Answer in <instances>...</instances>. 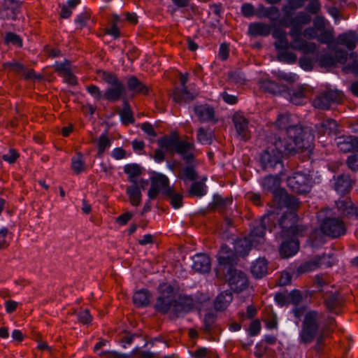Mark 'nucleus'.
Segmentation results:
<instances>
[{"label": "nucleus", "instance_id": "1", "mask_svg": "<svg viewBox=\"0 0 358 358\" xmlns=\"http://www.w3.org/2000/svg\"><path fill=\"white\" fill-rule=\"evenodd\" d=\"M335 324V320L329 318L325 321L322 313L310 310L304 315L301 329L299 334L300 343L309 344L315 339L320 343L322 341L326 331L331 329Z\"/></svg>", "mask_w": 358, "mask_h": 358}, {"label": "nucleus", "instance_id": "2", "mask_svg": "<svg viewBox=\"0 0 358 358\" xmlns=\"http://www.w3.org/2000/svg\"><path fill=\"white\" fill-rule=\"evenodd\" d=\"M275 124L277 128L282 131H285V134H281L282 139L285 138V141L290 142L291 144H300V150L310 152L313 148L314 141V135L308 128H303L301 126L294 124L292 116L289 114L280 115L276 120Z\"/></svg>", "mask_w": 358, "mask_h": 358}, {"label": "nucleus", "instance_id": "3", "mask_svg": "<svg viewBox=\"0 0 358 358\" xmlns=\"http://www.w3.org/2000/svg\"><path fill=\"white\" fill-rule=\"evenodd\" d=\"M297 220V215L294 211L285 213L280 220L282 236L291 238L289 241H283L280 245L279 252L283 258L294 255L299 249V243L296 237L302 236L306 227L296 224Z\"/></svg>", "mask_w": 358, "mask_h": 358}, {"label": "nucleus", "instance_id": "4", "mask_svg": "<svg viewBox=\"0 0 358 358\" xmlns=\"http://www.w3.org/2000/svg\"><path fill=\"white\" fill-rule=\"evenodd\" d=\"M300 144H291L285 141V138L275 136L267 144L266 148L260 156V163L264 170L273 169L278 164L282 163V158L286 154L303 152L300 150Z\"/></svg>", "mask_w": 358, "mask_h": 358}, {"label": "nucleus", "instance_id": "5", "mask_svg": "<svg viewBox=\"0 0 358 358\" xmlns=\"http://www.w3.org/2000/svg\"><path fill=\"white\" fill-rule=\"evenodd\" d=\"M160 295L157 297L155 304L157 311L163 314L172 312L178 315L185 310L181 303L176 300V293L173 287L167 283L161 284L159 286Z\"/></svg>", "mask_w": 358, "mask_h": 358}, {"label": "nucleus", "instance_id": "6", "mask_svg": "<svg viewBox=\"0 0 358 358\" xmlns=\"http://www.w3.org/2000/svg\"><path fill=\"white\" fill-rule=\"evenodd\" d=\"M262 185L264 189L273 193L274 201H278L279 208L286 207L289 211L294 212L299 208V201L295 196L289 195L282 191H280L279 193L276 192L280 185V180L277 176L269 175L265 177Z\"/></svg>", "mask_w": 358, "mask_h": 358}, {"label": "nucleus", "instance_id": "7", "mask_svg": "<svg viewBox=\"0 0 358 358\" xmlns=\"http://www.w3.org/2000/svg\"><path fill=\"white\" fill-rule=\"evenodd\" d=\"M99 76L110 86L104 93V98L109 101H116L121 99L125 92V87L117 75L111 72L101 71L99 72Z\"/></svg>", "mask_w": 358, "mask_h": 358}, {"label": "nucleus", "instance_id": "8", "mask_svg": "<svg viewBox=\"0 0 358 358\" xmlns=\"http://www.w3.org/2000/svg\"><path fill=\"white\" fill-rule=\"evenodd\" d=\"M265 226L262 222H258L250 231L247 237L238 241L237 247H244L243 250H238L241 253H245L250 250L252 246L262 243L264 241Z\"/></svg>", "mask_w": 358, "mask_h": 358}, {"label": "nucleus", "instance_id": "9", "mask_svg": "<svg viewBox=\"0 0 358 358\" xmlns=\"http://www.w3.org/2000/svg\"><path fill=\"white\" fill-rule=\"evenodd\" d=\"M288 187L297 194H305L310 190L312 181L309 175L296 172L288 177L287 180Z\"/></svg>", "mask_w": 358, "mask_h": 358}, {"label": "nucleus", "instance_id": "10", "mask_svg": "<svg viewBox=\"0 0 358 358\" xmlns=\"http://www.w3.org/2000/svg\"><path fill=\"white\" fill-rule=\"evenodd\" d=\"M323 234L331 238H338L346 233V225L344 222L336 217H327L320 225Z\"/></svg>", "mask_w": 358, "mask_h": 358}, {"label": "nucleus", "instance_id": "11", "mask_svg": "<svg viewBox=\"0 0 358 358\" xmlns=\"http://www.w3.org/2000/svg\"><path fill=\"white\" fill-rule=\"evenodd\" d=\"M330 256L323 255L322 257H317L310 261L303 262L292 271V275L298 277L301 274L315 271L322 266L331 267L333 262H330Z\"/></svg>", "mask_w": 358, "mask_h": 358}, {"label": "nucleus", "instance_id": "12", "mask_svg": "<svg viewBox=\"0 0 358 358\" xmlns=\"http://www.w3.org/2000/svg\"><path fill=\"white\" fill-rule=\"evenodd\" d=\"M301 27L294 26L289 31V35L292 38L291 48L301 51L305 54L313 53L317 48L315 43L308 42L301 38Z\"/></svg>", "mask_w": 358, "mask_h": 358}, {"label": "nucleus", "instance_id": "13", "mask_svg": "<svg viewBox=\"0 0 358 358\" xmlns=\"http://www.w3.org/2000/svg\"><path fill=\"white\" fill-rule=\"evenodd\" d=\"M148 186V181L141 179L139 183H133L127 187L126 194L131 206H138L141 204L142 200L141 192L145 190Z\"/></svg>", "mask_w": 358, "mask_h": 358}, {"label": "nucleus", "instance_id": "14", "mask_svg": "<svg viewBox=\"0 0 358 358\" xmlns=\"http://www.w3.org/2000/svg\"><path fill=\"white\" fill-rule=\"evenodd\" d=\"M237 134L244 141L250 138V131L249 129V121L241 112H236L232 117Z\"/></svg>", "mask_w": 358, "mask_h": 358}, {"label": "nucleus", "instance_id": "15", "mask_svg": "<svg viewBox=\"0 0 358 358\" xmlns=\"http://www.w3.org/2000/svg\"><path fill=\"white\" fill-rule=\"evenodd\" d=\"M229 285L232 290L240 292L248 287V280L243 272L238 270H230Z\"/></svg>", "mask_w": 358, "mask_h": 358}, {"label": "nucleus", "instance_id": "16", "mask_svg": "<svg viewBox=\"0 0 358 358\" xmlns=\"http://www.w3.org/2000/svg\"><path fill=\"white\" fill-rule=\"evenodd\" d=\"M338 212L348 219H358V208L350 198L339 199L336 202Z\"/></svg>", "mask_w": 358, "mask_h": 358}, {"label": "nucleus", "instance_id": "17", "mask_svg": "<svg viewBox=\"0 0 358 358\" xmlns=\"http://www.w3.org/2000/svg\"><path fill=\"white\" fill-rule=\"evenodd\" d=\"M175 152L179 154L187 162H192L195 157V146L192 142L179 140Z\"/></svg>", "mask_w": 358, "mask_h": 358}, {"label": "nucleus", "instance_id": "18", "mask_svg": "<svg viewBox=\"0 0 358 358\" xmlns=\"http://www.w3.org/2000/svg\"><path fill=\"white\" fill-rule=\"evenodd\" d=\"M338 148L343 152L358 151V138L352 136H341L336 138Z\"/></svg>", "mask_w": 358, "mask_h": 358}, {"label": "nucleus", "instance_id": "19", "mask_svg": "<svg viewBox=\"0 0 358 358\" xmlns=\"http://www.w3.org/2000/svg\"><path fill=\"white\" fill-rule=\"evenodd\" d=\"M127 86L128 90L131 92L134 95L149 94V87L143 83L136 76H131L128 78Z\"/></svg>", "mask_w": 358, "mask_h": 358}, {"label": "nucleus", "instance_id": "20", "mask_svg": "<svg viewBox=\"0 0 358 358\" xmlns=\"http://www.w3.org/2000/svg\"><path fill=\"white\" fill-rule=\"evenodd\" d=\"M273 37L275 39V48L278 50H287L291 48V43L287 38V33L280 28H276L272 33Z\"/></svg>", "mask_w": 358, "mask_h": 358}, {"label": "nucleus", "instance_id": "21", "mask_svg": "<svg viewBox=\"0 0 358 358\" xmlns=\"http://www.w3.org/2000/svg\"><path fill=\"white\" fill-rule=\"evenodd\" d=\"M192 268L199 273H206L210 269V257L205 254H198L193 257Z\"/></svg>", "mask_w": 358, "mask_h": 358}, {"label": "nucleus", "instance_id": "22", "mask_svg": "<svg viewBox=\"0 0 358 358\" xmlns=\"http://www.w3.org/2000/svg\"><path fill=\"white\" fill-rule=\"evenodd\" d=\"M338 43L345 45L348 49L352 50L356 48L358 42V34L352 31H350L338 36Z\"/></svg>", "mask_w": 358, "mask_h": 358}, {"label": "nucleus", "instance_id": "23", "mask_svg": "<svg viewBox=\"0 0 358 358\" xmlns=\"http://www.w3.org/2000/svg\"><path fill=\"white\" fill-rule=\"evenodd\" d=\"M194 113L201 122L212 121L215 117L213 108L207 104L196 106Z\"/></svg>", "mask_w": 358, "mask_h": 358}, {"label": "nucleus", "instance_id": "24", "mask_svg": "<svg viewBox=\"0 0 358 358\" xmlns=\"http://www.w3.org/2000/svg\"><path fill=\"white\" fill-rule=\"evenodd\" d=\"M290 101L296 105H301L305 102L308 90L303 86H297L289 90Z\"/></svg>", "mask_w": 358, "mask_h": 358}, {"label": "nucleus", "instance_id": "25", "mask_svg": "<svg viewBox=\"0 0 358 358\" xmlns=\"http://www.w3.org/2000/svg\"><path fill=\"white\" fill-rule=\"evenodd\" d=\"M352 186V181L348 175H341L337 177L334 185L335 190L341 194H345L350 192Z\"/></svg>", "mask_w": 358, "mask_h": 358}, {"label": "nucleus", "instance_id": "26", "mask_svg": "<svg viewBox=\"0 0 358 358\" xmlns=\"http://www.w3.org/2000/svg\"><path fill=\"white\" fill-rule=\"evenodd\" d=\"M233 299L230 291H224L219 294L215 299L214 307L216 310L222 311L225 310L231 303Z\"/></svg>", "mask_w": 358, "mask_h": 358}, {"label": "nucleus", "instance_id": "27", "mask_svg": "<svg viewBox=\"0 0 358 358\" xmlns=\"http://www.w3.org/2000/svg\"><path fill=\"white\" fill-rule=\"evenodd\" d=\"M255 15L259 18L268 17L272 22H275L278 19L280 16V12L278 8L275 6L266 8L263 5H260L258 6Z\"/></svg>", "mask_w": 358, "mask_h": 358}, {"label": "nucleus", "instance_id": "28", "mask_svg": "<svg viewBox=\"0 0 358 358\" xmlns=\"http://www.w3.org/2000/svg\"><path fill=\"white\" fill-rule=\"evenodd\" d=\"M180 138L176 133H173L170 136H166L158 141L159 146L169 152H175L177 143Z\"/></svg>", "mask_w": 358, "mask_h": 358}, {"label": "nucleus", "instance_id": "29", "mask_svg": "<svg viewBox=\"0 0 358 358\" xmlns=\"http://www.w3.org/2000/svg\"><path fill=\"white\" fill-rule=\"evenodd\" d=\"M268 263L264 258H259L255 261L251 266L250 271L252 275L256 278H262L266 273Z\"/></svg>", "mask_w": 358, "mask_h": 358}, {"label": "nucleus", "instance_id": "30", "mask_svg": "<svg viewBox=\"0 0 358 358\" xmlns=\"http://www.w3.org/2000/svg\"><path fill=\"white\" fill-rule=\"evenodd\" d=\"M316 129L320 135L338 133L337 122L333 119L323 120L320 125L316 126Z\"/></svg>", "mask_w": 358, "mask_h": 358}, {"label": "nucleus", "instance_id": "31", "mask_svg": "<svg viewBox=\"0 0 358 358\" xmlns=\"http://www.w3.org/2000/svg\"><path fill=\"white\" fill-rule=\"evenodd\" d=\"M124 173L128 176V180L131 183H139V176L141 175L142 171L140 166L132 164H127L124 167Z\"/></svg>", "mask_w": 358, "mask_h": 358}, {"label": "nucleus", "instance_id": "32", "mask_svg": "<svg viewBox=\"0 0 358 358\" xmlns=\"http://www.w3.org/2000/svg\"><path fill=\"white\" fill-rule=\"evenodd\" d=\"M248 31L252 36H266L270 34L271 27L262 22L252 23L249 26Z\"/></svg>", "mask_w": 358, "mask_h": 358}, {"label": "nucleus", "instance_id": "33", "mask_svg": "<svg viewBox=\"0 0 358 358\" xmlns=\"http://www.w3.org/2000/svg\"><path fill=\"white\" fill-rule=\"evenodd\" d=\"M217 259L221 265H231L234 261V255L227 245H222Z\"/></svg>", "mask_w": 358, "mask_h": 358}, {"label": "nucleus", "instance_id": "34", "mask_svg": "<svg viewBox=\"0 0 358 358\" xmlns=\"http://www.w3.org/2000/svg\"><path fill=\"white\" fill-rule=\"evenodd\" d=\"M150 294L146 289L136 292L133 296V301L137 306H146L150 303Z\"/></svg>", "mask_w": 358, "mask_h": 358}, {"label": "nucleus", "instance_id": "35", "mask_svg": "<svg viewBox=\"0 0 358 358\" xmlns=\"http://www.w3.org/2000/svg\"><path fill=\"white\" fill-rule=\"evenodd\" d=\"M173 97L176 102L182 103L193 100L195 96L186 87H182L180 90L174 91Z\"/></svg>", "mask_w": 358, "mask_h": 358}, {"label": "nucleus", "instance_id": "36", "mask_svg": "<svg viewBox=\"0 0 358 358\" xmlns=\"http://www.w3.org/2000/svg\"><path fill=\"white\" fill-rule=\"evenodd\" d=\"M152 184L156 186L164 194L167 189H172L169 186V178L163 174H157L152 178Z\"/></svg>", "mask_w": 358, "mask_h": 358}, {"label": "nucleus", "instance_id": "37", "mask_svg": "<svg viewBox=\"0 0 358 358\" xmlns=\"http://www.w3.org/2000/svg\"><path fill=\"white\" fill-rule=\"evenodd\" d=\"M313 106L315 108L320 109H328L331 103L324 91L317 94L315 98L313 100Z\"/></svg>", "mask_w": 358, "mask_h": 358}, {"label": "nucleus", "instance_id": "38", "mask_svg": "<svg viewBox=\"0 0 358 358\" xmlns=\"http://www.w3.org/2000/svg\"><path fill=\"white\" fill-rule=\"evenodd\" d=\"M71 169L76 174H79L85 171V164L83 160V156L80 152H78L76 155L71 159Z\"/></svg>", "mask_w": 358, "mask_h": 358}, {"label": "nucleus", "instance_id": "39", "mask_svg": "<svg viewBox=\"0 0 358 358\" xmlns=\"http://www.w3.org/2000/svg\"><path fill=\"white\" fill-rule=\"evenodd\" d=\"M119 115L124 124H128L134 122L132 111L127 101L124 102L123 109L119 113Z\"/></svg>", "mask_w": 358, "mask_h": 358}, {"label": "nucleus", "instance_id": "40", "mask_svg": "<svg viewBox=\"0 0 358 358\" xmlns=\"http://www.w3.org/2000/svg\"><path fill=\"white\" fill-rule=\"evenodd\" d=\"M165 195L170 198L171 203L174 208L178 209L182 206V196L179 193H175L173 189H167Z\"/></svg>", "mask_w": 358, "mask_h": 358}, {"label": "nucleus", "instance_id": "41", "mask_svg": "<svg viewBox=\"0 0 358 358\" xmlns=\"http://www.w3.org/2000/svg\"><path fill=\"white\" fill-rule=\"evenodd\" d=\"M111 145L110 140L106 134H102L99 139L97 143L98 146V152L97 156L99 157H101L105 152V150L108 148Z\"/></svg>", "mask_w": 358, "mask_h": 358}, {"label": "nucleus", "instance_id": "42", "mask_svg": "<svg viewBox=\"0 0 358 358\" xmlns=\"http://www.w3.org/2000/svg\"><path fill=\"white\" fill-rule=\"evenodd\" d=\"M232 203V199L229 197H222L220 195H215L213 201V206L215 208L222 209Z\"/></svg>", "mask_w": 358, "mask_h": 358}, {"label": "nucleus", "instance_id": "43", "mask_svg": "<svg viewBox=\"0 0 358 358\" xmlns=\"http://www.w3.org/2000/svg\"><path fill=\"white\" fill-rule=\"evenodd\" d=\"M277 58L280 62L293 64L296 62L297 57L293 52L284 50L278 53Z\"/></svg>", "mask_w": 358, "mask_h": 358}, {"label": "nucleus", "instance_id": "44", "mask_svg": "<svg viewBox=\"0 0 358 358\" xmlns=\"http://www.w3.org/2000/svg\"><path fill=\"white\" fill-rule=\"evenodd\" d=\"M328 99L331 104L332 103H339L342 101L343 94L342 92L337 90H329L324 91Z\"/></svg>", "mask_w": 358, "mask_h": 358}, {"label": "nucleus", "instance_id": "45", "mask_svg": "<svg viewBox=\"0 0 358 358\" xmlns=\"http://www.w3.org/2000/svg\"><path fill=\"white\" fill-rule=\"evenodd\" d=\"M261 88L273 94H275L280 91L278 85L272 80H265L262 82L261 83Z\"/></svg>", "mask_w": 358, "mask_h": 358}, {"label": "nucleus", "instance_id": "46", "mask_svg": "<svg viewBox=\"0 0 358 358\" xmlns=\"http://www.w3.org/2000/svg\"><path fill=\"white\" fill-rule=\"evenodd\" d=\"M325 305L329 311H335L341 305V301L338 296L333 294L325 299Z\"/></svg>", "mask_w": 358, "mask_h": 358}, {"label": "nucleus", "instance_id": "47", "mask_svg": "<svg viewBox=\"0 0 358 358\" xmlns=\"http://www.w3.org/2000/svg\"><path fill=\"white\" fill-rule=\"evenodd\" d=\"M189 192L191 194L196 196H202L205 194L206 191L204 184L200 182H194L192 183Z\"/></svg>", "mask_w": 358, "mask_h": 358}, {"label": "nucleus", "instance_id": "48", "mask_svg": "<svg viewBox=\"0 0 358 358\" xmlns=\"http://www.w3.org/2000/svg\"><path fill=\"white\" fill-rule=\"evenodd\" d=\"M20 6V2L16 0H4L2 7L3 10H10L11 14L15 13V10Z\"/></svg>", "mask_w": 358, "mask_h": 358}, {"label": "nucleus", "instance_id": "49", "mask_svg": "<svg viewBox=\"0 0 358 358\" xmlns=\"http://www.w3.org/2000/svg\"><path fill=\"white\" fill-rule=\"evenodd\" d=\"M180 178L184 180H194L196 178V173L192 166H187L182 170Z\"/></svg>", "mask_w": 358, "mask_h": 358}, {"label": "nucleus", "instance_id": "50", "mask_svg": "<svg viewBox=\"0 0 358 358\" xmlns=\"http://www.w3.org/2000/svg\"><path fill=\"white\" fill-rule=\"evenodd\" d=\"M195 358H217V355L213 354L206 348H201L194 352Z\"/></svg>", "mask_w": 358, "mask_h": 358}, {"label": "nucleus", "instance_id": "51", "mask_svg": "<svg viewBox=\"0 0 358 358\" xmlns=\"http://www.w3.org/2000/svg\"><path fill=\"white\" fill-rule=\"evenodd\" d=\"M317 38L320 43L329 45L333 41L334 36L331 31H324L317 35Z\"/></svg>", "mask_w": 358, "mask_h": 358}, {"label": "nucleus", "instance_id": "52", "mask_svg": "<svg viewBox=\"0 0 358 358\" xmlns=\"http://www.w3.org/2000/svg\"><path fill=\"white\" fill-rule=\"evenodd\" d=\"M87 92L94 99L100 100L103 97L100 88L95 85H90L86 88Z\"/></svg>", "mask_w": 358, "mask_h": 358}, {"label": "nucleus", "instance_id": "53", "mask_svg": "<svg viewBox=\"0 0 358 358\" xmlns=\"http://www.w3.org/2000/svg\"><path fill=\"white\" fill-rule=\"evenodd\" d=\"M197 140L202 144H210V137L203 127H200L197 131Z\"/></svg>", "mask_w": 358, "mask_h": 358}, {"label": "nucleus", "instance_id": "54", "mask_svg": "<svg viewBox=\"0 0 358 358\" xmlns=\"http://www.w3.org/2000/svg\"><path fill=\"white\" fill-rule=\"evenodd\" d=\"M310 17L303 13H299L291 21V24L295 25L296 24H305L310 22Z\"/></svg>", "mask_w": 358, "mask_h": 358}, {"label": "nucleus", "instance_id": "55", "mask_svg": "<svg viewBox=\"0 0 358 358\" xmlns=\"http://www.w3.org/2000/svg\"><path fill=\"white\" fill-rule=\"evenodd\" d=\"M5 40L6 43H10L19 47L22 46V42L20 36L14 33H8L6 35Z\"/></svg>", "mask_w": 358, "mask_h": 358}, {"label": "nucleus", "instance_id": "56", "mask_svg": "<svg viewBox=\"0 0 358 358\" xmlns=\"http://www.w3.org/2000/svg\"><path fill=\"white\" fill-rule=\"evenodd\" d=\"M78 320L83 324H87L91 322L92 317L88 310H80L78 315Z\"/></svg>", "mask_w": 358, "mask_h": 358}, {"label": "nucleus", "instance_id": "57", "mask_svg": "<svg viewBox=\"0 0 358 358\" xmlns=\"http://www.w3.org/2000/svg\"><path fill=\"white\" fill-rule=\"evenodd\" d=\"M18 157L19 154L13 149H10L7 154L2 156V159L10 164L14 163Z\"/></svg>", "mask_w": 358, "mask_h": 358}, {"label": "nucleus", "instance_id": "58", "mask_svg": "<svg viewBox=\"0 0 358 358\" xmlns=\"http://www.w3.org/2000/svg\"><path fill=\"white\" fill-rule=\"evenodd\" d=\"M141 129L151 138H155L157 133L155 131L153 126L149 122H144L141 125Z\"/></svg>", "mask_w": 358, "mask_h": 358}, {"label": "nucleus", "instance_id": "59", "mask_svg": "<svg viewBox=\"0 0 358 358\" xmlns=\"http://www.w3.org/2000/svg\"><path fill=\"white\" fill-rule=\"evenodd\" d=\"M321 5L319 0H310L307 10L312 14H317L320 10Z\"/></svg>", "mask_w": 358, "mask_h": 358}, {"label": "nucleus", "instance_id": "60", "mask_svg": "<svg viewBox=\"0 0 358 358\" xmlns=\"http://www.w3.org/2000/svg\"><path fill=\"white\" fill-rule=\"evenodd\" d=\"M55 71L62 77L70 71L69 63H57L55 65Z\"/></svg>", "mask_w": 358, "mask_h": 358}, {"label": "nucleus", "instance_id": "61", "mask_svg": "<svg viewBox=\"0 0 358 358\" xmlns=\"http://www.w3.org/2000/svg\"><path fill=\"white\" fill-rule=\"evenodd\" d=\"M261 330V324L258 320H255L251 322L249 327V334L254 336L257 335Z\"/></svg>", "mask_w": 358, "mask_h": 358}, {"label": "nucleus", "instance_id": "62", "mask_svg": "<svg viewBox=\"0 0 358 358\" xmlns=\"http://www.w3.org/2000/svg\"><path fill=\"white\" fill-rule=\"evenodd\" d=\"M241 12L246 17H252L256 13L254 6L250 3H244L241 7Z\"/></svg>", "mask_w": 358, "mask_h": 358}, {"label": "nucleus", "instance_id": "63", "mask_svg": "<svg viewBox=\"0 0 358 358\" xmlns=\"http://www.w3.org/2000/svg\"><path fill=\"white\" fill-rule=\"evenodd\" d=\"M3 66L16 73H21L24 70L23 66L18 62H7L3 64Z\"/></svg>", "mask_w": 358, "mask_h": 358}, {"label": "nucleus", "instance_id": "64", "mask_svg": "<svg viewBox=\"0 0 358 358\" xmlns=\"http://www.w3.org/2000/svg\"><path fill=\"white\" fill-rule=\"evenodd\" d=\"M348 167L353 171L358 170V155H352L348 157L347 160Z\"/></svg>", "mask_w": 358, "mask_h": 358}]
</instances>
